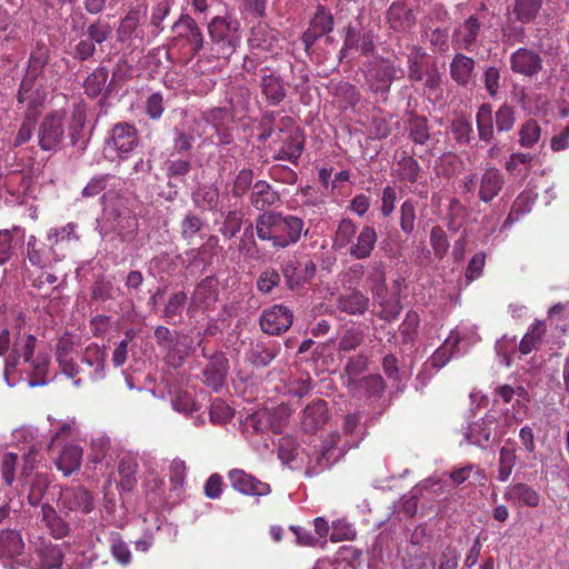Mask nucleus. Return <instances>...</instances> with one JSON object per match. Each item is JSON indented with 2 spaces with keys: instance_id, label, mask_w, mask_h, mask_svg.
I'll return each mask as SVG.
<instances>
[{
  "instance_id": "48",
  "label": "nucleus",
  "mask_w": 569,
  "mask_h": 569,
  "mask_svg": "<svg viewBox=\"0 0 569 569\" xmlns=\"http://www.w3.org/2000/svg\"><path fill=\"white\" fill-rule=\"evenodd\" d=\"M109 542L113 560L120 566H129L132 561V553L129 545L122 539L120 533L112 532Z\"/></svg>"
},
{
  "instance_id": "12",
  "label": "nucleus",
  "mask_w": 569,
  "mask_h": 569,
  "mask_svg": "<svg viewBox=\"0 0 569 569\" xmlns=\"http://www.w3.org/2000/svg\"><path fill=\"white\" fill-rule=\"evenodd\" d=\"M360 51L362 56H371L376 50L375 33L372 30L360 31L353 27L347 29L343 46L340 50V60L351 59L352 51Z\"/></svg>"
},
{
  "instance_id": "43",
  "label": "nucleus",
  "mask_w": 569,
  "mask_h": 569,
  "mask_svg": "<svg viewBox=\"0 0 569 569\" xmlns=\"http://www.w3.org/2000/svg\"><path fill=\"white\" fill-rule=\"evenodd\" d=\"M49 50L46 46H38L31 51L26 74L22 80L34 82L43 72L48 63Z\"/></svg>"
},
{
  "instance_id": "4",
  "label": "nucleus",
  "mask_w": 569,
  "mask_h": 569,
  "mask_svg": "<svg viewBox=\"0 0 569 569\" xmlns=\"http://www.w3.org/2000/svg\"><path fill=\"white\" fill-rule=\"evenodd\" d=\"M108 352L98 343H90L81 355L80 362H74L66 351H59L57 359L62 372L73 380L76 387H80L84 379L92 382L106 378Z\"/></svg>"
},
{
  "instance_id": "11",
  "label": "nucleus",
  "mask_w": 569,
  "mask_h": 569,
  "mask_svg": "<svg viewBox=\"0 0 569 569\" xmlns=\"http://www.w3.org/2000/svg\"><path fill=\"white\" fill-rule=\"evenodd\" d=\"M239 93V98L233 96L229 98L231 110L227 108H212L202 113V119L206 123L210 124L216 130V133H219V129L223 128L224 124L231 119V112H241L247 109L249 101L248 90L241 88Z\"/></svg>"
},
{
  "instance_id": "63",
  "label": "nucleus",
  "mask_w": 569,
  "mask_h": 569,
  "mask_svg": "<svg viewBox=\"0 0 569 569\" xmlns=\"http://www.w3.org/2000/svg\"><path fill=\"white\" fill-rule=\"evenodd\" d=\"M357 531L355 527L346 520H337L332 522L330 531V540L332 542H340L352 540L356 538Z\"/></svg>"
},
{
  "instance_id": "33",
  "label": "nucleus",
  "mask_w": 569,
  "mask_h": 569,
  "mask_svg": "<svg viewBox=\"0 0 569 569\" xmlns=\"http://www.w3.org/2000/svg\"><path fill=\"white\" fill-rule=\"evenodd\" d=\"M138 455L132 451L121 452L118 463V472L121 477L120 487L123 491H130L137 482Z\"/></svg>"
},
{
  "instance_id": "59",
  "label": "nucleus",
  "mask_w": 569,
  "mask_h": 569,
  "mask_svg": "<svg viewBox=\"0 0 569 569\" xmlns=\"http://www.w3.org/2000/svg\"><path fill=\"white\" fill-rule=\"evenodd\" d=\"M526 390L523 386L500 385L495 389L493 401L497 405H509L520 395H525Z\"/></svg>"
},
{
  "instance_id": "28",
  "label": "nucleus",
  "mask_w": 569,
  "mask_h": 569,
  "mask_svg": "<svg viewBox=\"0 0 569 569\" xmlns=\"http://www.w3.org/2000/svg\"><path fill=\"white\" fill-rule=\"evenodd\" d=\"M505 184V178L501 171L496 167H488L483 171L479 183V198L488 203L492 201L501 191Z\"/></svg>"
},
{
  "instance_id": "51",
  "label": "nucleus",
  "mask_w": 569,
  "mask_h": 569,
  "mask_svg": "<svg viewBox=\"0 0 569 569\" xmlns=\"http://www.w3.org/2000/svg\"><path fill=\"white\" fill-rule=\"evenodd\" d=\"M108 70L104 67H98L94 69L84 80V91L90 97L99 96L107 83Z\"/></svg>"
},
{
  "instance_id": "32",
  "label": "nucleus",
  "mask_w": 569,
  "mask_h": 569,
  "mask_svg": "<svg viewBox=\"0 0 569 569\" xmlns=\"http://www.w3.org/2000/svg\"><path fill=\"white\" fill-rule=\"evenodd\" d=\"M548 0H513L511 14L521 24H529L536 21Z\"/></svg>"
},
{
  "instance_id": "53",
  "label": "nucleus",
  "mask_w": 569,
  "mask_h": 569,
  "mask_svg": "<svg viewBox=\"0 0 569 569\" xmlns=\"http://www.w3.org/2000/svg\"><path fill=\"white\" fill-rule=\"evenodd\" d=\"M239 251L246 260L258 261L261 259V253L253 236L252 226L244 229L239 241Z\"/></svg>"
},
{
  "instance_id": "58",
  "label": "nucleus",
  "mask_w": 569,
  "mask_h": 569,
  "mask_svg": "<svg viewBox=\"0 0 569 569\" xmlns=\"http://www.w3.org/2000/svg\"><path fill=\"white\" fill-rule=\"evenodd\" d=\"M409 138L416 144H425L429 138L428 122L425 118L412 117L409 121Z\"/></svg>"
},
{
  "instance_id": "22",
  "label": "nucleus",
  "mask_w": 569,
  "mask_h": 569,
  "mask_svg": "<svg viewBox=\"0 0 569 569\" xmlns=\"http://www.w3.org/2000/svg\"><path fill=\"white\" fill-rule=\"evenodd\" d=\"M510 67L515 73L532 77L542 69V59L531 49L519 48L510 56Z\"/></svg>"
},
{
  "instance_id": "1",
  "label": "nucleus",
  "mask_w": 569,
  "mask_h": 569,
  "mask_svg": "<svg viewBox=\"0 0 569 569\" xmlns=\"http://www.w3.org/2000/svg\"><path fill=\"white\" fill-rule=\"evenodd\" d=\"M360 440L361 438L347 439L339 447L340 436L337 432H331L319 443L309 445L307 449H300L291 438L283 437L279 442L278 457L291 469L305 466L306 475L312 477L335 465L343 457L348 448L358 447Z\"/></svg>"
},
{
  "instance_id": "35",
  "label": "nucleus",
  "mask_w": 569,
  "mask_h": 569,
  "mask_svg": "<svg viewBox=\"0 0 569 569\" xmlns=\"http://www.w3.org/2000/svg\"><path fill=\"white\" fill-rule=\"evenodd\" d=\"M518 461L517 447L511 440H507L506 443L499 450L497 480L506 482Z\"/></svg>"
},
{
  "instance_id": "6",
  "label": "nucleus",
  "mask_w": 569,
  "mask_h": 569,
  "mask_svg": "<svg viewBox=\"0 0 569 569\" xmlns=\"http://www.w3.org/2000/svg\"><path fill=\"white\" fill-rule=\"evenodd\" d=\"M57 506L66 516L78 517L90 513L94 509V501L84 487H66L60 489Z\"/></svg>"
},
{
  "instance_id": "60",
  "label": "nucleus",
  "mask_w": 569,
  "mask_h": 569,
  "mask_svg": "<svg viewBox=\"0 0 569 569\" xmlns=\"http://www.w3.org/2000/svg\"><path fill=\"white\" fill-rule=\"evenodd\" d=\"M309 28L322 37L332 31L333 18L323 7H319L310 21Z\"/></svg>"
},
{
  "instance_id": "15",
  "label": "nucleus",
  "mask_w": 569,
  "mask_h": 569,
  "mask_svg": "<svg viewBox=\"0 0 569 569\" xmlns=\"http://www.w3.org/2000/svg\"><path fill=\"white\" fill-rule=\"evenodd\" d=\"M259 87L269 106H279L287 96L286 83L282 77L269 68L261 69Z\"/></svg>"
},
{
  "instance_id": "64",
  "label": "nucleus",
  "mask_w": 569,
  "mask_h": 569,
  "mask_svg": "<svg viewBox=\"0 0 569 569\" xmlns=\"http://www.w3.org/2000/svg\"><path fill=\"white\" fill-rule=\"evenodd\" d=\"M210 420L216 425H223L231 420L233 410L223 400L216 399L210 406Z\"/></svg>"
},
{
  "instance_id": "10",
  "label": "nucleus",
  "mask_w": 569,
  "mask_h": 569,
  "mask_svg": "<svg viewBox=\"0 0 569 569\" xmlns=\"http://www.w3.org/2000/svg\"><path fill=\"white\" fill-rule=\"evenodd\" d=\"M63 553L59 546L40 540L34 543L33 551L29 556L30 569H61Z\"/></svg>"
},
{
  "instance_id": "34",
  "label": "nucleus",
  "mask_w": 569,
  "mask_h": 569,
  "mask_svg": "<svg viewBox=\"0 0 569 569\" xmlns=\"http://www.w3.org/2000/svg\"><path fill=\"white\" fill-rule=\"evenodd\" d=\"M277 41L278 38L276 32L267 24L259 23L251 29L248 43L252 50L272 52Z\"/></svg>"
},
{
  "instance_id": "44",
  "label": "nucleus",
  "mask_w": 569,
  "mask_h": 569,
  "mask_svg": "<svg viewBox=\"0 0 569 569\" xmlns=\"http://www.w3.org/2000/svg\"><path fill=\"white\" fill-rule=\"evenodd\" d=\"M541 127L538 121L529 119L520 124L518 129V143L521 148L532 149L541 140Z\"/></svg>"
},
{
  "instance_id": "25",
  "label": "nucleus",
  "mask_w": 569,
  "mask_h": 569,
  "mask_svg": "<svg viewBox=\"0 0 569 569\" xmlns=\"http://www.w3.org/2000/svg\"><path fill=\"white\" fill-rule=\"evenodd\" d=\"M24 543L22 537L17 530L0 531V560L4 566H9V561L17 560L22 556Z\"/></svg>"
},
{
  "instance_id": "50",
  "label": "nucleus",
  "mask_w": 569,
  "mask_h": 569,
  "mask_svg": "<svg viewBox=\"0 0 569 569\" xmlns=\"http://www.w3.org/2000/svg\"><path fill=\"white\" fill-rule=\"evenodd\" d=\"M77 230H78V224L76 222H68L67 224H64L62 227L51 228L47 232L46 241L49 244H54L57 247L63 242H68L71 240H79Z\"/></svg>"
},
{
  "instance_id": "36",
  "label": "nucleus",
  "mask_w": 569,
  "mask_h": 569,
  "mask_svg": "<svg viewBox=\"0 0 569 569\" xmlns=\"http://www.w3.org/2000/svg\"><path fill=\"white\" fill-rule=\"evenodd\" d=\"M478 339L477 327L471 323L461 322L451 330L447 342H452L453 346L460 349V353H465Z\"/></svg>"
},
{
  "instance_id": "49",
  "label": "nucleus",
  "mask_w": 569,
  "mask_h": 569,
  "mask_svg": "<svg viewBox=\"0 0 569 569\" xmlns=\"http://www.w3.org/2000/svg\"><path fill=\"white\" fill-rule=\"evenodd\" d=\"M357 234V226L351 219H342L336 230L333 239V248L345 249L349 248Z\"/></svg>"
},
{
  "instance_id": "57",
  "label": "nucleus",
  "mask_w": 569,
  "mask_h": 569,
  "mask_svg": "<svg viewBox=\"0 0 569 569\" xmlns=\"http://www.w3.org/2000/svg\"><path fill=\"white\" fill-rule=\"evenodd\" d=\"M426 53L416 49L408 56V76L415 82H421L425 78L423 69Z\"/></svg>"
},
{
  "instance_id": "47",
  "label": "nucleus",
  "mask_w": 569,
  "mask_h": 569,
  "mask_svg": "<svg viewBox=\"0 0 569 569\" xmlns=\"http://www.w3.org/2000/svg\"><path fill=\"white\" fill-rule=\"evenodd\" d=\"M546 333V325L542 321L532 323L519 343V351L522 355H529L532 350L537 349Z\"/></svg>"
},
{
  "instance_id": "55",
  "label": "nucleus",
  "mask_w": 569,
  "mask_h": 569,
  "mask_svg": "<svg viewBox=\"0 0 569 569\" xmlns=\"http://www.w3.org/2000/svg\"><path fill=\"white\" fill-rule=\"evenodd\" d=\"M363 341V331L357 327L346 328L339 338L338 349L340 351H351L358 348Z\"/></svg>"
},
{
  "instance_id": "41",
  "label": "nucleus",
  "mask_w": 569,
  "mask_h": 569,
  "mask_svg": "<svg viewBox=\"0 0 569 569\" xmlns=\"http://www.w3.org/2000/svg\"><path fill=\"white\" fill-rule=\"evenodd\" d=\"M340 311L349 315H363L369 307V299L360 291L341 295L337 300Z\"/></svg>"
},
{
  "instance_id": "42",
  "label": "nucleus",
  "mask_w": 569,
  "mask_h": 569,
  "mask_svg": "<svg viewBox=\"0 0 569 569\" xmlns=\"http://www.w3.org/2000/svg\"><path fill=\"white\" fill-rule=\"evenodd\" d=\"M280 347L276 343L257 342L247 355L248 360L256 367H267L278 356Z\"/></svg>"
},
{
  "instance_id": "16",
  "label": "nucleus",
  "mask_w": 569,
  "mask_h": 569,
  "mask_svg": "<svg viewBox=\"0 0 569 569\" xmlns=\"http://www.w3.org/2000/svg\"><path fill=\"white\" fill-rule=\"evenodd\" d=\"M503 500L515 508H537L540 503V493L526 482H511L505 488Z\"/></svg>"
},
{
  "instance_id": "24",
  "label": "nucleus",
  "mask_w": 569,
  "mask_h": 569,
  "mask_svg": "<svg viewBox=\"0 0 569 569\" xmlns=\"http://www.w3.org/2000/svg\"><path fill=\"white\" fill-rule=\"evenodd\" d=\"M496 427V418L486 415L481 419L470 423L465 431L466 440L480 448H487L491 441L492 430Z\"/></svg>"
},
{
  "instance_id": "9",
  "label": "nucleus",
  "mask_w": 569,
  "mask_h": 569,
  "mask_svg": "<svg viewBox=\"0 0 569 569\" xmlns=\"http://www.w3.org/2000/svg\"><path fill=\"white\" fill-rule=\"evenodd\" d=\"M485 19V12L480 11L471 14L463 22L459 23L452 33L455 46L467 51L472 50L480 42Z\"/></svg>"
},
{
  "instance_id": "39",
  "label": "nucleus",
  "mask_w": 569,
  "mask_h": 569,
  "mask_svg": "<svg viewBox=\"0 0 569 569\" xmlns=\"http://www.w3.org/2000/svg\"><path fill=\"white\" fill-rule=\"evenodd\" d=\"M495 116L492 112V107L489 103H482L479 106L476 113V124L478 137L480 141L489 143L495 138V127H493Z\"/></svg>"
},
{
  "instance_id": "19",
  "label": "nucleus",
  "mask_w": 569,
  "mask_h": 569,
  "mask_svg": "<svg viewBox=\"0 0 569 569\" xmlns=\"http://www.w3.org/2000/svg\"><path fill=\"white\" fill-rule=\"evenodd\" d=\"M104 217L110 222L112 231L119 236L121 241L131 242L134 239L138 231V221L129 211L106 209Z\"/></svg>"
},
{
  "instance_id": "7",
  "label": "nucleus",
  "mask_w": 569,
  "mask_h": 569,
  "mask_svg": "<svg viewBox=\"0 0 569 569\" xmlns=\"http://www.w3.org/2000/svg\"><path fill=\"white\" fill-rule=\"evenodd\" d=\"M397 68L389 59H376L369 64L366 72V82L369 90L386 99L390 87L396 79Z\"/></svg>"
},
{
  "instance_id": "40",
  "label": "nucleus",
  "mask_w": 569,
  "mask_h": 569,
  "mask_svg": "<svg viewBox=\"0 0 569 569\" xmlns=\"http://www.w3.org/2000/svg\"><path fill=\"white\" fill-rule=\"evenodd\" d=\"M475 60L462 53H457L450 63V74L455 82L468 86L472 79Z\"/></svg>"
},
{
  "instance_id": "13",
  "label": "nucleus",
  "mask_w": 569,
  "mask_h": 569,
  "mask_svg": "<svg viewBox=\"0 0 569 569\" xmlns=\"http://www.w3.org/2000/svg\"><path fill=\"white\" fill-rule=\"evenodd\" d=\"M139 144L137 129L129 123H118L111 131L108 139V146L112 148L120 158L127 157Z\"/></svg>"
},
{
  "instance_id": "26",
  "label": "nucleus",
  "mask_w": 569,
  "mask_h": 569,
  "mask_svg": "<svg viewBox=\"0 0 569 569\" xmlns=\"http://www.w3.org/2000/svg\"><path fill=\"white\" fill-rule=\"evenodd\" d=\"M378 240L377 231L371 226H365L356 234L353 242L348 249L349 254L357 259L362 260L371 256Z\"/></svg>"
},
{
  "instance_id": "23",
  "label": "nucleus",
  "mask_w": 569,
  "mask_h": 569,
  "mask_svg": "<svg viewBox=\"0 0 569 569\" xmlns=\"http://www.w3.org/2000/svg\"><path fill=\"white\" fill-rule=\"evenodd\" d=\"M172 31L177 39H183L190 46V50L194 53L199 52L203 47V36L196 23L194 19L189 14H182L172 26Z\"/></svg>"
},
{
  "instance_id": "38",
  "label": "nucleus",
  "mask_w": 569,
  "mask_h": 569,
  "mask_svg": "<svg viewBox=\"0 0 569 569\" xmlns=\"http://www.w3.org/2000/svg\"><path fill=\"white\" fill-rule=\"evenodd\" d=\"M63 258L64 254L58 253L56 246L48 242L42 243L28 254L30 263L41 269L51 268L53 264L62 261Z\"/></svg>"
},
{
  "instance_id": "18",
  "label": "nucleus",
  "mask_w": 569,
  "mask_h": 569,
  "mask_svg": "<svg viewBox=\"0 0 569 569\" xmlns=\"http://www.w3.org/2000/svg\"><path fill=\"white\" fill-rule=\"evenodd\" d=\"M47 99V93L41 88H36L34 82L22 80L18 92V102L26 104L28 119L39 118Z\"/></svg>"
},
{
  "instance_id": "3",
  "label": "nucleus",
  "mask_w": 569,
  "mask_h": 569,
  "mask_svg": "<svg viewBox=\"0 0 569 569\" xmlns=\"http://www.w3.org/2000/svg\"><path fill=\"white\" fill-rule=\"evenodd\" d=\"M254 230L258 239L269 242L274 250L295 246L308 233L302 218L276 210L258 214Z\"/></svg>"
},
{
  "instance_id": "31",
  "label": "nucleus",
  "mask_w": 569,
  "mask_h": 569,
  "mask_svg": "<svg viewBox=\"0 0 569 569\" xmlns=\"http://www.w3.org/2000/svg\"><path fill=\"white\" fill-rule=\"evenodd\" d=\"M305 149V137L300 130L291 132L287 139L283 140L280 149L274 154L276 160H286L293 164L298 163L299 158Z\"/></svg>"
},
{
  "instance_id": "20",
  "label": "nucleus",
  "mask_w": 569,
  "mask_h": 569,
  "mask_svg": "<svg viewBox=\"0 0 569 569\" xmlns=\"http://www.w3.org/2000/svg\"><path fill=\"white\" fill-rule=\"evenodd\" d=\"M457 355H460V349L453 346L452 342H447L446 339L443 345L440 346L425 362L422 369L417 375V381H420L422 386H425L427 379H429L436 371L443 368L450 359Z\"/></svg>"
},
{
  "instance_id": "2",
  "label": "nucleus",
  "mask_w": 569,
  "mask_h": 569,
  "mask_svg": "<svg viewBox=\"0 0 569 569\" xmlns=\"http://www.w3.org/2000/svg\"><path fill=\"white\" fill-rule=\"evenodd\" d=\"M36 340L31 333L17 337L3 371L9 387H14L20 381L22 372L26 373L30 387H42L52 380L49 375V356L39 352L34 357Z\"/></svg>"
},
{
  "instance_id": "54",
  "label": "nucleus",
  "mask_w": 569,
  "mask_h": 569,
  "mask_svg": "<svg viewBox=\"0 0 569 569\" xmlns=\"http://www.w3.org/2000/svg\"><path fill=\"white\" fill-rule=\"evenodd\" d=\"M194 203L203 210H213L219 202V191L213 186L200 187L193 193Z\"/></svg>"
},
{
  "instance_id": "8",
  "label": "nucleus",
  "mask_w": 569,
  "mask_h": 569,
  "mask_svg": "<svg viewBox=\"0 0 569 569\" xmlns=\"http://www.w3.org/2000/svg\"><path fill=\"white\" fill-rule=\"evenodd\" d=\"M64 138V112L52 111L41 122L38 139L43 151H56Z\"/></svg>"
},
{
  "instance_id": "29",
  "label": "nucleus",
  "mask_w": 569,
  "mask_h": 569,
  "mask_svg": "<svg viewBox=\"0 0 569 569\" xmlns=\"http://www.w3.org/2000/svg\"><path fill=\"white\" fill-rule=\"evenodd\" d=\"M249 200L253 208L264 212L268 211V208L279 202L280 194L266 180H258L252 186Z\"/></svg>"
},
{
  "instance_id": "46",
  "label": "nucleus",
  "mask_w": 569,
  "mask_h": 569,
  "mask_svg": "<svg viewBox=\"0 0 569 569\" xmlns=\"http://www.w3.org/2000/svg\"><path fill=\"white\" fill-rule=\"evenodd\" d=\"M41 511L42 520L54 538L61 539L68 536L70 531L69 525L57 515V511L51 506L48 503L42 505Z\"/></svg>"
},
{
  "instance_id": "30",
  "label": "nucleus",
  "mask_w": 569,
  "mask_h": 569,
  "mask_svg": "<svg viewBox=\"0 0 569 569\" xmlns=\"http://www.w3.org/2000/svg\"><path fill=\"white\" fill-rule=\"evenodd\" d=\"M228 360L223 353H216L203 369L204 383L218 391L224 383L228 373Z\"/></svg>"
},
{
  "instance_id": "61",
  "label": "nucleus",
  "mask_w": 569,
  "mask_h": 569,
  "mask_svg": "<svg viewBox=\"0 0 569 569\" xmlns=\"http://www.w3.org/2000/svg\"><path fill=\"white\" fill-rule=\"evenodd\" d=\"M496 128L498 132L510 131L516 122L515 110L511 106L503 103L495 113Z\"/></svg>"
},
{
  "instance_id": "27",
  "label": "nucleus",
  "mask_w": 569,
  "mask_h": 569,
  "mask_svg": "<svg viewBox=\"0 0 569 569\" xmlns=\"http://www.w3.org/2000/svg\"><path fill=\"white\" fill-rule=\"evenodd\" d=\"M328 418L327 403L321 399H317L305 408L301 426L306 432L313 433L325 426Z\"/></svg>"
},
{
  "instance_id": "21",
  "label": "nucleus",
  "mask_w": 569,
  "mask_h": 569,
  "mask_svg": "<svg viewBox=\"0 0 569 569\" xmlns=\"http://www.w3.org/2000/svg\"><path fill=\"white\" fill-rule=\"evenodd\" d=\"M231 487L246 496H267L270 486L244 472L241 469H232L228 473Z\"/></svg>"
},
{
  "instance_id": "14",
  "label": "nucleus",
  "mask_w": 569,
  "mask_h": 569,
  "mask_svg": "<svg viewBox=\"0 0 569 569\" xmlns=\"http://www.w3.org/2000/svg\"><path fill=\"white\" fill-rule=\"evenodd\" d=\"M292 319V312L289 308L282 305H274L261 313L260 327L263 332L276 336L288 330Z\"/></svg>"
},
{
  "instance_id": "62",
  "label": "nucleus",
  "mask_w": 569,
  "mask_h": 569,
  "mask_svg": "<svg viewBox=\"0 0 569 569\" xmlns=\"http://www.w3.org/2000/svg\"><path fill=\"white\" fill-rule=\"evenodd\" d=\"M450 130L459 144L470 143L473 134L471 122L465 118L452 120Z\"/></svg>"
},
{
  "instance_id": "52",
  "label": "nucleus",
  "mask_w": 569,
  "mask_h": 569,
  "mask_svg": "<svg viewBox=\"0 0 569 569\" xmlns=\"http://www.w3.org/2000/svg\"><path fill=\"white\" fill-rule=\"evenodd\" d=\"M397 172L400 180L415 183L420 178L421 168L415 158L405 156L398 161Z\"/></svg>"
},
{
  "instance_id": "45",
  "label": "nucleus",
  "mask_w": 569,
  "mask_h": 569,
  "mask_svg": "<svg viewBox=\"0 0 569 569\" xmlns=\"http://www.w3.org/2000/svg\"><path fill=\"white\" fill-rule=\"evenodd\" d=\"M144 16V10L139 6L131 8L127 16L121 20L118 29V38L124 42L131 40L136 36L138 26Z\"/></svg>"
},
{
  "instance_id": "17",
  "label": "nucleus",
  "mask_w": 569,
  "mask_h": 569,
  "mask_svg": "<svg viewBox=\"0 0 569 569\" xmlns=\"http://www.w3.org/2000/svg\"><path fill=\"white\" fill-rule=\"evenodd\" d=\"M386 22L392 32L406 34L413 29L416 17L405 2L395 1L386 12Z\"/></svg>"
},
{
  "instance_id": "5",
  "label": "nucleus",
  "mask_w": 569,
  "mask_h": 569,
  "mask_svg": "<svg viewBox=\"0 0 569 569\" xmlns=\"http://www.w3.org/2000/svg\"><path fill=\"white\" fill-rule=\"evenodd\" d=\"M208 32L218 58L229 59L241 41L240 22L230 16L214 17L208 24Z\"/></svg>"
},
{
  "instance_id": "37",
  "label": "nucleus",
  "mask_w": 569,
  "mask_h": 569,
  "mask_svg": "<svg viewBox=\"0 0 569 569\" xmlns=\"http://www.w3.org/2000/svg\"><path fill=\"white\" fill-rule=\"evenodd\" d=\"M81 461L82 449L78 445H66L56 459V466L67 477L80 468Z\"/></svg>"
},
{
  "instance_id": "56",
  "label": "nucleus",
  "mask_w": 569,
  "mask_h": 569,
  "mask_svg": "<svg viewBox=\"0 0 569 569\" xmlns=\"http://www.w3.org/2000/svg\"><path fill=\"white\" fill-rule=\"evenodd\" d=\"M400 213V229L403 233L410 234L415 230L416 223V201L407 199L402 202L399 209Z\"/></svg>"
}]
</instances>
